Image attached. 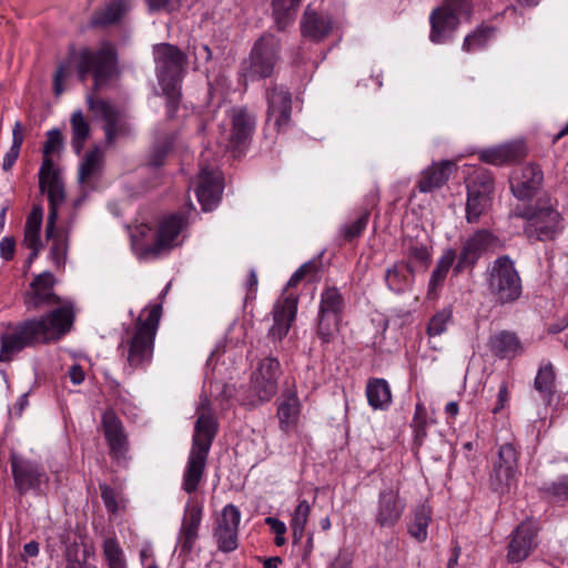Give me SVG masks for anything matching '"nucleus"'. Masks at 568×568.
Returning <instances> with one entry per match:
<instances>
[{
	"mask_svg": "<svg viewBox=\"0 0 568 568\" xmlns=\"http://www.w3.org/2000/svg\"><path fill=\"white\" fill-rule=\"evenodd\" d=\"M73 321L72 308L60 306L40 317L8 323L0 334V362H10L13 354L27 347L60 339L71 329Z\"/></svg>",
	"mask_w": 568,
	"mask_h": 568,
	"instance_id": "obj_1",
	"label": "nucleus"
},
{
	"mask_svg": "<svg viewBox=\"0 0 568 568\" xmlns=\"http://www.w3.org/2000/svg\"><path fill=\"white\" fill-rule=\"evenodd\" d=\"M74 63L78 78L85 82L89 75L93 78V89L100 90L116 73L118 51L112 42L105 41L98 49L89 47L69 51L68 60L61 62L53 75V92L57 97L64 91L63 82L70 75L71 65Z\"/></svg>",
	"mask_w": 568,
	"mask_h": 568,
	"instance_id": "obj_2",
	"label": "nucleus"
},
{
	"mask_svg": "<svg viewBox=\"0 0 568 568\" xmlns=\"http://www.w3.org/2000/svg\"><path fill=\"white\" fill-rule=\"evenodd\" d=\"M557 206V200L542 195L534 204L517 206L513 214L525 221L523 231L530 242L555 241L565 229L564 216Z\"/></svg>",
	"mask_w": 568,
	"mask_h": 568,
	"instance_id": "obj_3",
	"label": "nucleus"
},
{
	"mask_svg": "<svg viewBox=\"0 0 568 568\" xmlns=\"http://www.w3.org/2000/svg\"><path fill=\"white\" fill-rule=\"evenodd\" d=\"M217 429V420L211 413L203 412L197 416L192 436V446L182 477V489L187 494H193L199 489Z\"/></svg>",
	"mask_w": 568,
	"mask_h": 568,
	"instance_id": "obj_4",
	"label": "nucleus"
},
{
	"mask_svg": "<svg viewBox=\"0 0 568 568\" xmlns=\"http://www.w3.org/2000/svg\"><path fill=\"white\" fill-rule=\"evenodd\" d=\"M282 42L273 33L264 32L253 43L250 53L239 65V78L245 84L272 79L281 62Z\"/></svg>",
	"mask_w": 568,
	"mask_h": 568,
	"instance_id": "obj_5",
	"label": "nucleus"
},
{
	"mask_svg": "<svg viewBox=\"0 0 568 568\" xmlns=\"http://www.w3.org/2000/svg\"><path fill=\"white\" fill-rule=\"evenodd\" d=\"M162 315V305L153 304L148 307V316H139L132 329V335L126 341V362L130 367L144 368L153 356L154 341Z\"/></svg>",
	"mask_w": 568,
	"mask_h": 568,
	"instance_id": "obj_6",
	"label": "nucleus"
},
{
	"mask_svg": "<svg viewBox=\"0 0 568 568\" xmlns=\"http://www.w3.org/2000/svg\"><path fill=\"white\" fill-rule=\"evenodd\" d=\"M486 283L493 301L499 306L515 304L524 292L515 261L507 254L498 256L488 266Z\"/></svg>",
	"mask_w": 568,
	"mask_h": 568,
	"instance_id": "obj_7",
	"label": "nucleus"
},
{
	"mask_svg": "<svg viewBox=\"0 0 568 568\" xmlns=\"http://www.w3.org/2000/svg\"><path fill=\"white\" fill-rule=\"evenodd\" d=\"M9 459L13 487L20 496L28 493H33L37 496L44 494L50 477L40 462L28 458L16 450L10 452Z\"/></svg>",
	"mask_w": 568,
	"mask_h": 568,
	"instance_id": "obj_8",
	"label": "nucleus"
},
{
	"mask_svg": "<svg viewBox=\"0 0 568 568\" xmlns=\"http://www.w3.org/2000/svg\"><path fill=\"white\" fill-rule=\"evenodd\" d=\"M152 52L159 85H182L187 69V55L178 45L168 42L154 44Z\"/></svg>",
	"mask_w": 568,
	"mask_h": 568,
	"instance_id": "obj_9",
	"label": "nucleus"
},
{
	"mask_svg": "<svg viewBox=\"0 0 568 568\" xmlns=\"http://www.w3.org/2000/svg\"><path fill=\"white\" fill-rule=\"evenodd\" d=\"M466 221L477 223L490 206L494 193V178L485 168L474 169L467 180Z\"/></svg>",
	"mask_w": 568,
	"mask_h": 568,
	"instance_id": "obj_10",
	"label": "nucleus"
},
{
	"mask_svg": "<svg viewBox=\"0 0 568 568\" xmlns=\"http://www.w3.org/2000/svg\"><path fill=\"white\" fill-rule=\"evenodd\" d=\"M38 178L40 192L48 196V235L50 236L58 221L59 207L65 200L64 182L53 159H42Z\"/></svg>",
	"mask_w": 568,
	"mask_h": 568,
	"instance_id": "obj_11",
	"label": "nucleus"
},
{
	"mask_svg": "<svg viewBox=\"0 0 568 568\" xmlns=\"http://www.w3.org/2000/svg\"><path fill=\"white\" fill-rule=\"evenodd\" d=\"M499 247L500 241L491 231L477 230L463 242L453 268L454 275H459L467 270L471 271L484 254Z\"/></svg>",
	"mask_w": 568,
	"mask_h": 568,
	"instance_id": "obj_12",
	"label": "nucleus"
},
{
	"mask_svg": "<svg viewBox=\"0 0 568 568\" xmlns=\"http://www.w3.org/2000/svg\"><path fill=\"white\" fill-rule=\"evenodd\" d=\"M406 509V500L400 496V483L385 487L378 491L373 513L374 524L381 529H393Z\"/></svg>",
	"mask_w": 568,
	"mask_h": 568,
	"instance_id": "obj_13",
	"label": "nucleus"
},
{
	"mask_svg": "<svg viewBox=\"0 0 568 568\" xmlns=\"http://www.w3.org/2000/svg\"><path fill=\"white\" fill-rule=\"evenodd\" d=\"M87 103L89 109L103 120V132L109 145L114 144L120 138L131 135V124L129 123L124 112L119 110L109 101L94 99L91 95L87 98Z\"/></svg>",
	"mask_w": 568,
	"mask_h": 568,
	"instance_id": "obj_14",
	"label": "nucleus"
},
{
	"mask_svg": "<svg viewBox=\"0 0 568 568\" xmlns=\"http://www.w3.org/2000/svg\"><path fill=\"white\" fill-rule=\"evenodd\" d=\"M519 452L511 443L499 446L497 459L493 464V470L489 476V486L491 490L498 494H505L510 489L518 469Z\"/></svg>",
	"mask_w": 568,
	"mask_h": 568,
	"instance_id": "obj_15",
	"label": "nucleus"
},
{
	"mask_svg": "<svg viewBox=\"0 0 568 568\" xmlns=\"http://www.w3.org/2000/svg\"><path fill=\"white\" fill-rule=\"evenodd\" d=\"M539 528L532 519L521 521L509 535L506 559L509 564L525 561L538 547Z\"/></svg>",
	"mask_w": 568,
	"mask_h": 568,
	"instance_id": "obj_16",
	"label": "nucleus"
},
{
	"mask_svg": "<svg viewBox=\"0 0 568 568\" xmlns=\"http://www.w3.org/2000/svg\"><path fill=\"white\" fill-rule=\"evenodd\" d=\"M241 511L237 506L227 504L215 519L213 537L222 552L234 551L239 547V525Z\"/></svg>",
	"mask_w": 568,
	"mask_h": 568,
	"instance_id": "obj_17",
	"label": "nucleus"
},
{
	"mask_svg": "<svg viewBox=\"0 0 568 568\" xmlns=\"http://www.w3.org/2000/svg\"><path fill=\"white\" fill-rule=\"evenodd\" d=\"M186 225L185 217L180 213L164 216L159 222L156 239L153 244L142 250L144 257H158L162 252L170 251L179 245L178 237Z\"/></svg>",
	"mask_w": 568,
	"mask_h": 568,
	"instance_id": "obj_18",
	"label": "nucleus"
},
{
	"mask_svg": "<svg viewBox=\"0 0 568 568\" xmlns=\"http://www.w3.org/2000/svg\"><path fill=\"white\" fill-rule=\"evenodd\" d=\"M281 364L276 357L263 358L252 376V389L261 402H268L277 392Z\"/></svg>",
	"mask_w": 568,
	"mask_h": 568,
	"instance_id": "obj_19",
	"label": "nucleus"
},
{
	"mask_svg": "<svg viewBox=\"0 0 568 568\" xmlns=\"http://www.w3.org/2000/svg\"><path fill=\"white\" fill-rule=\"evenodd\" d=\"M54 276L50 272H42L30 283V288L23 294L27 311H38L43 306L55 305L60 298L53 292Z\"/></svg>",
	"mask_w": 568,
	"mask_h": 568,
	"instance_id": "obj_20",
	"label": "nucleus"
},
{
	"mask_svg": "<svg viewBox=\"0 0 568 568\" xmlns=\"http://www.w3.org/2000/svg\"><path fill=\"white\" fill-rule=\"evenodd\" d=\"M223 186V176L219 170L210 166L201 168L195 193L203 211H212L217 205Z\"/></svg>",
	"mask_w": 568,
	"mask_h": 568,
	"instance_id": "obj_21",
	"label": "nucleus"
},
{
	"mask_svg": "<svg viewBox=\"0 0 568 568\" xmlns=\"http://www.w3.org/2000/svg\"><path fill=\"white\" fill-rule=\"evenodd\" d=\"M267 120L274 121L277 131L286 130L292 115V94L283 85L266 89Z\"/></svg>",
	"mask_w": 568,
	"mask_h": 568,
	"instance_id": "obj_22",
	"label": "nucleus"
},
{
	"mask_svg": "<svg viewBox=\"0 0 568 568\" xmlns=\"http://www.w3.org/2000/svg\"><path fill=\"white\" fill-rule=\"evenodd\" d=\"M102 427L110 456L116 460L124 459L129 450V440L122 422L112 409H106L102 414Z\"/></svg>",
	"mask_w": 568,
	"mask_h": 568,
	"instance_id": "obj_23",
	"label": "nucleus"
},
{
	"mask_svg": "<svg viewBox=\"0 0 568 568\" xmlns=\"http://www.w3.org/2000/svg\"><path fill=\"white\" fill-rule=\"evenodd\" d=\"M544 181L541 168L535 163H527L510 180V189L518 200H529L536 195Z\"/></svg>",
	"mask_w": 568,
	"mask_h": 568,
	"instance_id": "obj_24",
	"label": "nucleus"
},
{
	"mask_svg": "<svg viewBox=\"0 0 568 568\" xmlns=\"http://www.w3.org/2000/svg\"><path fill=\"white\" fill-rule=\"evenodd\" d=\"M297 297L287 295L278 300L273 306V325L268 335L276 341H282L288 333L297 313Z\"/></svg>",
	"mask_w": 568,
	"mask_h": 568,
	"instance_id": "obj_25",
	"label": "nucleus"
},
{
	"mask_svg": "<svg viewBox=\"0 0 568 568\" xmlns=\"http://www.w3.org/2000/svg\"><path fill=\"white\" fill-rule=\"evenodd\" d=\"M297 297L287 295L278 300L273 306V325L268 335L276 341H282L288 333L297 313Z\"/></svg>",
	"mask_w": 568,
	"mask_h": 568,
	"instance_id": "obj_26",
	"label": "nucleus"
},
{
	"mask_svg": "<svg viewBox=\"0 0 568 568\" xmlns=\"http://www.w3.org/2000/svg\"><path fill=\"white\" fill-rule=\"evenodd\" d=\"M429 40L434 44L450 42L460 24V19L454 12L444 8H435L429 16Z\"/></svg>",
	"mask_w": 568,
	"mask_h": 568,
	"instance_id": "obj_27",
	"label": "nucleus"
},
{
	"mask_svg": "<svg viewBox=\"0 0 568 568\" xmlns=\"http://www.w3.org/2000/svg\"><path fill=\"white\" fill-rule=\"evenodd\" d=\"M203 510L199 505H187L179 531L178 541L181 555H190L199 539V529L202 521Z\"/></svg>",
	"mask_w": 568,
	"mask_h": 568,
	"instance_id": "obj_28",
	"label": "nucleus"
},
{
	"mask_svg": "<svg viewBox=\"0 0 568 568\" xmlns=\"http://www.w3.org/2000/svg\"><path fill=\"white\" fill-rule=\"evenodd\" d=\"M455 169V163L449 160L433 162L422 171L415 187L420 193H430L438 190L447 183Z\"/></svg>",
	"mask_w": 568,
	"mask_h": 568,
	"instance_id": "obj_29",
	"label": "nucleus"
},
{
	"mask_svg": "<svg viewBox=\"0 0 568 568\" xmlns=\"http://www.w3.org/2000/svg\"><path fill=\"white\" fill-rule=\"evenodd\" d=\"M301 402L295 389L284 390L277 399L276 417L280 429L288 435L298 424Z\"/></svg>",
	"mask_w": 568,
	"mask_h": 568,
	"instance_id": "obj_30",
	"label": "nucleus"
},
{
	"mask_svg": "<svg viewBox=\"0 0 568 568\" xmlns=\"http://www.w3.org/2000/svg\"><path fill=\"white\" fill-rule=\"evenodd\" d=\"M231 122L230 143L234 149H241L251 141L256 125V118L245 108H234L231 112Z\"/></svg>",
	"mask_w": 568,
	"mask_h": 568,
	"instance_id": "obj_31",
	"label": "nucleus"
},
{
	"mask_svg": "<svg viewBox=\"0 0 568 568\" xmlns=\"http://www.w3.org/2000/svg\"><path fill=\"white\" fill-rule=\"evenodd\" d=\"M490 353L499 359H513L524 354V345L515 332L499 331L487 343Z\"/></svg>",
	"mask_w": 568,
	"mask_h": 568,
	"instance_id": "obj_32",
	"label": "nucleus"
},
{
	"mask_svg": "<svg viewBox=\"0 0 568 568\" xmlns=\"http://www.w3.org/2000/svg\"><path fill=\"white\" fill-rule=\"evenodd\" d=\"M379 196L377 191H371L365 199V207L354 220L343 224L338 230V236L347 243H352L362 236L366 230L371 216V210L377 205Z\"/></svg>",
	"mask_w": 568,
	"mask_h": 568,
	"instance_id": "obj_33",
	"label": "nucleus"
},
{
	"mask_svg": "<svg viewBox=\"0 0 568 568\" xmlns=\"http://www.w3.org/2000/svg\"><path fill=\"white\" fill-rule=\"evenodd\" d=\"M415 280V268L410 262L398 261L387 267L384 281L389 291L403 294L410 290Z\"/></svg>",
	"mask_w": 568,
	"mask_h": 568,
	"instance_id": "obj_34",
	"label": "nucleus"
},
{
	"mask_svg": "<svg viewBox=\"0 0 568 568\" xmlns=\"http://www.w3.org/2000/svg\"><path fill=\"white\" fill-rule=\"evenodd\" d=\"M525 156V145L519 142H510L479 152V160L484 163L501 166L519 161Z\"/></svg>",
	"mask_w": 568,
	"mask_h": 568,
	"instance_id": "obj_35",
	"label": "nucleus"
},
{
	"mask_svg": "<svg viewBox=\"0 0 568 568\" xmlns=\"http://www.w3.org/2000/svg\"><path fill=\"white\" fill-rule=\"evenodd\" d=\"M333 30V20L327 14H321L307 8L301 21V31L305 38L320 42Z\"/></svg>",
	"mask_w": 568,
	"mask_h": 568,
	"instance_id": "obj_36",
	"label": "nucleus"
},
{
	"mask_svg": "<svg viewBox=\"0 0 568 568\" xmlns=\"http://www.w3.org/2000/svg\"><path fill=\"white\" fill-rule=\"evenodd\" d=\"M457 254L454 248H447L437 261L435 268L433 270L427 287L428 300H435L438 296V290H440L445 283L449 270L455 266Z\"/></svg>",
	"mask_w": 568,
	"mask_h": 568,
	"instance_id": "obj_37",
	"label": "nucleus"
},
{
	"mask_svg": "<svg viewBox=\"0 0 568 568\" xmlns=\"http://www.w3.org/2000/svg\"><path fill=\"white\" fill-rule=\"evenodd\" d=\"M129 10L128 0H110L103 8L93 12L90 26L105 28L118 23Z\"/></svg>",
	"mask_w": 568,
	"mask_h": 568,
	"instance_id": "obj_38",
	"label": "nucleus"
},
{
	"mask_svg": "<svg viewBox=\"0 0 568 568\" xmlns=\"http://www.w3.org/2000/svg\"><path fill=\"white\" fill-rule=\"evenodd\" d=\"M345 305V298L339 288L327 286L321 293L317 313L343 320Z\"/></svg>",
	"mask_w": 568,
	"mask_h": 568,
	"instance_id": "obj_39",
	"label": "nucleus"
},
{
	"mask_svg": "<svg viewBox=\"0 0 568 568\" xmlns=\"http://www.w3.org/2000/svg\"><path fill=\"white\" fill-rule=\"evenodd\" d=\"M303 0H272V17L278 31L291 26Z\"/></svg>",
	"mask_w": 568,
	"mask_h": 568,
	"instance_id": "obj_40",
	"label": "nucleus"
},
{
	"mask_svg": "<svg viewBox=\"0 0 568 568\" xmlns=\"http://www.w3.org/2000/svg\"><path fill=\"white\" fill-rule=\"evenodd\" d=\"M366 397L374 409H386L392 403V392L386 379L371 378L366 385Z\"/></svg>",
	"mask_w": 568,
	"mask_h": 568,
	"instance_id": "obj_41",
	"label": "nucleus"
},
{
	"mask_svg": "<svg viewBox=\"0 0 568 568\" xmlns=\"http://www.w3.org/2000/svg\"><path fill=\"white\" fill-rule=\"evenodd\" d=\"M534 388L546 404H550L556 392V373L551 363L541 365L534 381Z\"/></svg>",
	"mask_w": 568,
	"mask_h": 568,
	"instance_id": "obj_42",
	"label": "nucleus"
},
{
	"mask_svg": "<svg viewBox=\"0 0 568 568\" xmlns=\"http://www.w3.org/2000/svg\"><path fill=\"white\" fill-rule=\"evenodd\" d=\"M47 240L52 241L50 248V258L55 267L64 266L68 250H69V231L61 230L57 231V225L53 229L52 234L48 235V224L45 225Z\"/></svg>",
	"mask_w": 568,
	"mask_h": 568,
	"instance_id": "obj_43",
	"label": "nucleus"
},
{
	"mask_svg": "<svg viewBox=\"0 0 568 568\" xmlns=\"http://www.w3.org/2000/svg\"><path fill=\"white\" fill-rule=\"evenodd\" d=\"M71 125V146L77 154H80L83 150L85 141L89 139L91 128L89 122L84 119L81 110H77L72 113L70 119Z\"/></svg>",
	"mask_w": 568,
	"mask_h": 568,
	"instance_id": "obj_44",
	"label": "nucleus"
},
{
	"mask_svg": "<svg viewBox=\"0 0 568 568\" xmlns=\"http://www.w3.org/2000/svg\"><path fill=\"white\" fill-rule=\"evenodd\" d=\"M403 252L407 258L405 262H410V265L418 263L427 267L432 261L430 248L416 239H405L403 241Z\"/></svg>",
	"mask_w": 568,
	"mask_h": 568,
	"instance_id": "obj_45",
	"label": "nucleus"
},
{
	"mask_svg": "<svg viewBox=\"0 0 568 568\" xmlns=\"http://www.w3.org/2000/svg\"><path fill=\"white\" fill-rule=\"evenodd\" d=\"M494 34V27L480 24L471 33L465 37L462 49L468 53L481 50L487 45Z\"/></svg>",
	"mask_w": 568,
	"mask_h": 568,
	"instance_id": "obj_46",
	"label": "nucleus"
},
{
	"mask_svg": "<svg viewBox=\"0 0 568 568\" xmlns=\"http://www.w3.org/2000/svg\"><path fill=\"white\" fill-rule=\"evenodd\" d=\"M341 322L342 318L317 313L316 336L321 339L322 345H327L336 338Z\"/></svg>",
	"mask_w": 568,
	"mask_h": 568,
	"instance_id": "obj_47",
	"label": "nucleus"
},
{
	"mask_svg": "<svg viewBox=\"0 0 568 568\" xmlns=\"http://www.w3.org/2000/svg\"><path fill=\"white\" fill-rule=\"evenodd\" d=\"M539 491L551 501H568V476L562 475L554 481L544 483L539 487Z\"/></svg>",
	"mask_w": 568,
	"mask_h": 568,
	"instance_id": "obj_48",
	"label": "nucleus"
},
{
	"mask_svg": "<svg viewBox=\"0 0 568 568\" xmlns=\"http://www.w3.org/2000/svg\"><path fill=\"white\" fill-rule=\"evenodd\" d=\"M430 521V511L426 506L422 505L414 510L413 521L408 527V532L418 541L427 538V527Z\"/></svg>",
	"mask_w": 568,
	"mask_h": 568,
	"instance_id": "obj_49",
	"label": "nucleus"
},
{
	"mask_svg": "<svg viewBox=\"0 0 568 568\" xmlns=\"http://www.w3.org/2000/svg\"><path fill=\"white\" fill-rule=\"evenodd\" d=\"M23 140L24 128L20 121H17L12 129V144L3 156L2 169L4 171H9L18 160Z\"/></svg>",
	"mask_w": 568,
	"mask_h": 568,
	"instance_id": "obj_50",
	"label": "nucleus"
},
{
	"mask_svg": "<svg viewBox=\"0 0 568 568\" xmlns=\"http://www.w3.org/2000/svg\"><path fill=\"white\" fill-rule=\"evenodd\" d=\"M103 556L108 568H126L124 552L115 538L103 541Z\"/></svg>",
	"mask_w": 568,
	"mask_h": 568,
	"instance_id": "obj_51",
	"label": "nucleus"
},
{
	"mask_svg": "<svg viewBox=\"0 0 568 568\" xmlns=\"http://www.w3.org/2000/svg\"><path fill=\"white\" fill-rule=\"evenodd\" d=\"M453 323V310L450 306L444 307L436 312L427 324L426 333L428 336H439L447 331L449 324Z\"/></svg>",
	"mask_w": 568,
	"mask_h": 568,
	"instance_id": "obj_52",
	"label": "nucleus"
},
{
	"mask_svg": "<svg viewBox=\"0 0 568 568\" xmlns=\"http://www.w3.org/2000/svg\"><path fill=\"white\" fill-rule=\"evenodd\" d=\"M414 432V442L420 446L427 436V410L422 403L415 405L414 416L410 423Z\"/></svg>",
	"mask_w": 568,
	"mask_h": 568,
	"instance_id": "obj_53",
	"label": "nucleus"
},
{
	"mask_svg": "<svg viewBox=\"0 0 568 568\" xmlns=\"http://www.w3.org/2000/svg\"><path fill=\"white\" fill-rule=\"evenodd\" d=\"M101 163V152L98 146L88 152L79 168V181L81 183L89 180L98 170Z\"/></svg>",
	"mask_w": 568,
	"mask_h": 568,
	"instance_id": "obj_54",
	"label": "nucleus"
},
{
	"mask_svg": "<svg viewBox=\"0 0 568 568\" xmlns=\"http://www.w3.org/2000/svg\"><path fill=\"white\" fill-rule=\"evenodd\" d=\"M182 85L160 87L163 95L165 97V109L168 120H173L180 108L182 92Z\"/></svg>",
	"mask_w": 568,
	"mask_h": 568,
	"instance_id": "obj_55",
	"label": "nucleus"
},
{
	"mask_svg": "<svg viewBox=\"0 0 568 568\" xmlns=\"http://www.w3.org/2000/svg\"><path fill=\"white\" fill-rule=\"evenodd\" d=\"M45 135L42 159H52L53 153L59 152L63 148V136L59 129H51Z\"/></svg>",
	"mask_w": 568,
	"mask_h": 568,
	"instance_id": "obj_56",
	"label": "nucleus"
},
{
	"mask_svg": "<svg viewBox=\"0 0 568 568\" xmlns=\"http://www.w3.org/2000/svg\"><path fill=\"white\" fill-rule=\"evenodd\" d=\"M311 513V505L306 499L298 501L290 523L291 527L305 528Z\"/></svg>",
	"mask_w": 568,
	"mask_h": 568,
	"instance_id": "obj_57",
	"label": "nucleus"
},
{
	"mask_svg": "<svg viewBox=\"0 0 568 568\" xmlns=\"http://www.w3.org/2000/svg\"><path fill=\"white\" fill-rule=\"evenodd\" d=\"M43 220V209L40 204H34L29 213L24 232H40Z\"/></svg>",
	"mask_w": 568,
	"mask_h": 568,
	"instance_id": "obj_58",
	"label": "nucleus"
},
{
	"mask_svg": "<svg viewBox=\"0 0 568 568\" xmlns=\"http://www.w3.org/2000/svg\"><path fill=\"white\" fill-rule=\"evenodd\" d=\"M64 557H65V568H97L95 566H87L85 565V561H87L85 555H83L82 559H79L77 544L67 548Z\"/></svg>",
	"mask_w": 568,
	"mask_h": 568,
	"instance_id": "obj_59",
	"label": "nucleus"
},
{
	"mask_svg": "<svg viewBox=\"0 0 568 568\" xmlns=\"http://www.w3.org/2000/svg\"><path fill=\"white\" fill-rule=\"evenodd\" d=\"M439 8L446 9L448 12H454L457 17L462 14H469L471 10L470 0H444L443 6Z\"/></svg>",
	"mask_w": 568,
	"mask_h": 568,
	"instance_id": "obj_60",
	"label": "nucleus"
},
{
	"mask_svg": "<svg viewBox=\"0 0 568 568\" xmlns=\"http://www.w3.org/2000/svg\"><path fill=\"white\" fill-rule=\"evenodd\" d=\"M101 498L104 503L105 508L115 514L118 510V501L114 490L108 485H100Z\"/></svg>",
	"mask_w": 568,
	"mask_h": 568,
	"instance_id": "obj_61",
	"label": "nucleus"
},
{
	"mask_svg": "<svg viewBox=\"0 0 568 568\" xmlns=\"http://www.w3.org/2000/svg\"><path fill=\"white\" fill-rule=\"evenodd\" d=\"M16 252V241L12 236H6L0 241V256L6 261H11Z\"/></svg>",
	"mask_w": 568,
	"mask_h": 568,
	"instance_id": "obj_62",
	"label": "nucleus"
},
{
	"mask_svg": "<svg viewBox=\"0 0 568 568\" xmlns=\"http://www.w3.org/2000/svg\"><path fill=\"white\" fill-rule=\"evenodd\" d=\"M509 398H510V395H509V390H508V385L504 381L499 386L497 402H496L495 406L491 408V413L494 415H497L506 406Z\"/></svg>",
	"mask_w": 568,
	"mask_h": 568,
	"instance_id": "obj_63",
	"label": "nucleus"
},
{
	"mask_svg": "<svg viewBox=\"0 0 568 568\" xmlns=\"http://www.w3.org/2000/svg\"><path fill=\"white\" fill-rule=\"evenodd\" d=\"M166 154H168L166 146L162 145V146L154 148L150 154L149 164L153 168L161 166L164 163Z\"/></svg>",
	"mask_w": 568,
	"mask_h": 568,
	"instance_id": "obj_64",
	"label": "nucleus"
}]
</instances>
